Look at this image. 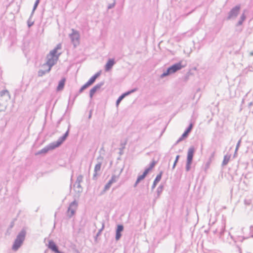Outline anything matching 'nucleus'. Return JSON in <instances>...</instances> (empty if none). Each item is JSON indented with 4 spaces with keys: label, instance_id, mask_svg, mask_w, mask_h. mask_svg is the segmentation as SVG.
Listing matches in <instances>:
<instances>
[{
    "label": "nucleus",
    "instance_id": "nucleus-1",
    "mask_svg": "<svg viewBox=\"0 0 253 253\" xmlns=\"http://www.w3.org/2000/svg\"><path fill=\"white\" fill-rule=\"evenodd\" d=\"M10 99V93L7 90L0 91V112L5 111Z\"/></svg>",
    "mask_w": 253,
    "mask_h": 253
},
{
    "label": "nucleus",
    "instance_id": "nucleus-2",
    "mask_svg": "<svg viewBox=\"0 0 253 253\" xmlns=\"http://www.w3.org/2000/svg\"><path fill=\"white\" fill-rule=\"evenodd\" d=\"M26 230L23 228L18 233L12 245V249L13 251H17L23 244L25 239Z\"/></svg>",
    "mask_w": 253,
    "mask_h": 253
},
{
    "label": "nucleus",
    "instance_id": "nucleus-3",
    "mask_svg": "<svg viewBox=\"0 0 253 253\" xmlns=\"http://www.w3.org/2000/svg\"><path fill=\"white\" fill-rule=\"evenodd\" d=\"M185 66V65H183L182 64V61L176 63L168 67L167 70L166 71H164L163 73L161 74L160 77L161 78H163L166 76H169L181 70L182 68L184 67Z\"/></svg>",
    "mask_w": 253,
    "mask_h": 253
},
{
    "label": "nucleus",
    "instance_id": "nucleus-4",
    "mask_svg": "<svg viewBox=\"0 0 253 253\" xmlns=\"http://www.w3.org/2000/svg\"><path fill=\"white\" fill-rule=\"evenodd\" d=\"M70 127L71 125L69 124L68 129L63 135L60 137L57 141L51 143L54 149L59 147L66 140L69 135Z\"/></svg>",
    "mask_w": 253,
    "mask_h": 253
},
{
    "label": "nucleus",
    "instance_id": "nucleus-5",
    "mask_svg": "<svg viewBox=\"0 0 253 253\" xmlns=\"http://www.w3.org/2000/svg\"><path fill=\"white\" fill-rule=\"evenodd\" d=\"M240 8L241 7L239 5H236L235 7L232 8L229 12L226 20H229L231 19L236 18L239 13Z\"/></svg>",
    "mask_w": 253,
    "mask_h": 253
},
{
    "label": "nucleus",
    "instance_id": "nucleus-6",
    "mask_svg": "<svg viewBox=\"0 0 253 253\" xmlns=\"http://www.w3.org/2000/svg\"><path fill=\"white\" fill-rule=\"evenodd\" d=\"M46 59L47 61L45 64H43L42 67H44L46 66H48V71H50L51 67L56 63L58 59H56L55 57L52 56H49V55H46Z\"/></svg>",
    "mask_w": 253,
    "mask_h": 253
},
{
    "label": "nucleus",
    "instance_id": "nucleus-7",
    "mask_svg": "<svg viewBox=\"0 0 253 253\" xmlns=\"http://www.w3.org/2000/svg\"><path fill=\"white\" fill-rule=\"evenodd\" d=\"M78 207V203L76 200L71 202L68 209V216L69 218L72 217L75 213V211Z\"/></svg>",
    "mask_w": 253,
    "mask_h": 253
},
{
    "label": "nucleus",
    "instance_id": "nucleus-8",
    "mask_svg": "<svg viewBox=\"0 0 253 253\" xmlns=\"http://www.w3.org/2000/svg\"><path fill=\"white\" fill-rule=\"evenodd\" d=\"M105 84L104 81H102L94 86L89 91V97L91 99L95 93L99 90Z\"/></svg>",
    "mask_w": 253,
    "mask_h": 253
},
{
    "label": "nucleus",
    "instance_id": "nucleus-9",
    "mask_svg": "<svg viewBox=\"0 0 253 253\" xmlns=\"http://www.w3.org/2000/svg\"><path fill=\"white\" fill-rule=\"evenodd\" d=\"M136 90V88H133L132 89H131L130 90H128L126 92H125L124 93H123V94H122L117 99V101H116V106L118 107L120 103H121V102L122 101V100L125 97H126V96L130 94L131 93L135 92V91Z\"/></svg>",
    "mask_w": 253,
    "mask_h": 253
},
{
    "label": "nucleus",
    "instance_id": "nucleus-10",
    "mask_svg": "<svg viewBox=\"0 0 253 253\" xmlns=\"http://www.w3.org/2000/svg\"><path fill=\"white\" fill-rule=\"evenodd\" d=\"M118 178V176H116V175H113L111 177V178L109 180L108 183L105 185L104 189L103 191L101 192V193H104L105 191L108 190L110 187L111 186L112 184L116 182L117 179Z\"/></svg>",
    "mask_w": 253,
    "mask_h": 253
},
{
    "label": "nucleus",
    "instance_id": "nucleus-11",
    "mask_svg": "<svg viewBox=\"0 0 253 253\" xmlns=\"http://www.w3.org/2000/svg\"><path fill=\"white\" fill-rule=\"evenodd\" d=\"M48 248L54 253H60L61 251L58 250V247L53 240H49Z\"/></svg>",
    "mask_w": 253,
    "mask_h": 253
},
{
    "label": "nucleus",
    "instance_id": "nucleus-12",
    "mask_svg": "<svg viewBox=\"0 0 253 253\" xmlns=\"http://www.w3.org/2000/svg\"><path fill=\"white\" fill-rule=\"evenodd\" d=\"M53 149H54V148H53V146H52V145L50 143L48 145L46 146L45 147L43 148L41 150H39V151H38L36 153V155H41V154H46L49 150H53Z\"/></svg>",
    "mask_w": 253,
    "mask_h": 253
},
{
    "label": "nucleus",
    "instance_id": "nucleus-13",
    "mask_svg": "<svg viewBox=\"0 0 253 253\" xmlns=\"http://www.w3.org/2000/svg\"><path fill=\"white\" fill-rule=\"evenodd\" d=\"M124 226L122 224H118L117 226V228L116 230V236L115 239L117 241H118L120 239L122 234L121 232L124 230Z\"/></svg>",
    "mask_w": 253,
    "mask_h": 253
},
{
    "label": "nucleus",
    "instance_id": "nucleus-14",
    "mask_svg": "<svg viewBox=\"0 0 253 253\" xmlns=\"http://www.w3.org/2000/svg\"><path fill=\"white\" fill-rule=\"evenodd\" d=\"M115 64L114 59H109L105 66V70L106 71H110L113 67V65Z\"/></svg>",
    "mask_w": 253,
    "mask_h": 253
},
{
    "label": "nucleus",
    "instance_id": "nucleus-15",
    "mask_svg": "<svg viewBox=\"0 0 253 253\" xmlns=\"http://www.w3.org/2000/svg\"><path fill=\"white\" fill-rule=\"evenodd\" d=\"M195 151V149L194 146H192L189 147L188 150L187 160L193 161Z\"/></svg>",
    "mask_w": 253,
    "mask_h": 253
},
{
    "label": "nucleus",
    "instance_id": "nucleus-16",
    "mask_svg": "<svg viewBox=\"0 0 253 253\" xmlns=\"http://www.w3.org/2000/svg\"><path fill=\"white\" fill-rule=\"evenodd\" d=\"M163 173V171L161 170L160 171L159 173L156 176L152 186V190H153L156 187L158 183L161 180Z\"/></svg>",
    "mask_w": 253,
    "mask_h": 253
},
{
    "label": "nucleus",
    "instance_id": "nucleus-17",
    "mask_svg": "<svg viewBox=\"0 0 253 253\" xmlns=\"http://www.w3.org/2000/svg\"><path fill=\"white\" fill-rule=\"evenodd\" d=\"M97 160L98 161V163L95 166L94 171L97 172L98 171L100 170L101 166L102 165V161L103 160V157L100 155L97 158Z\"/></svg>",
    "mask_w": 253,
    "mask_h": 253
},
{
    "label": "nucleus",
    "instance_id": "nucleus-18",
    "mask_svg": "<svg viewBox=\"0 0 253 253\" xmlns=\"http://www.w3.org/2000/svg\"><path fill=\"white\" fill-rule=\"evenodd\" d=\"M66 79L65 78H62L58 83V86H57L56 90L57 91H60L62 90L64 87L65 84Z\"/></svg>",
    "mask_w": 253,
    "mask_h": 253
},
{
    "label": "nucleus",
    "instance_id": "nucleus-19",
    "mask_svg": "<svg viewBox=\"0 0 253 253\" xmlns=\"http://www.w3.org/2000/svg\"><path fill=\"white\" fill-rule=\"evenodd\" d=\"M70 38L72 41L74 42V44L76 46V43L79 42V36L77 33H73L70 35Z\"/></svg>",
    "mask_w": 253,
    "mask_h": 253
},
{
    "label": "nucleus",
    "instance_id": "nucleus-20",
    "mask_svg": "<svg viewBox=\"0 0 253 253\" xmlns=\"http://www.w3.org/2000/svg\"><path fill=\"white\" fill-rule=\"evenodd\" d=\"M61 54V53H58L57 51H56V49H53L51 50L49 54L47 55H49V56H52L54 57H55L56 59H58L60 55Z\"/></svg>",
    "mask_w": 253,
    "mask_h": 253
},
{
    "label": "nucleus",
    "instance_id": "nucleus-21",
    "mask_svg": "<svg viewBox=\"0 0 253 253\" xmlns=\"http://www.w3.org/2000/svg\"><path fill=\"white\" fill-rule=\"evenodd\" d=\"M193 127V125L192 123L190 124L188 127L185 130L184 132L183 133V136H185L187 138L189 135V134L191 131Z\"/></svg>",
    "mask_w": 253,
    "mask_h": 253
},
{
    "label": "nucleus",
    "instance_id": "nucleus-22",
    "mask_svg": "<svg viewBox=\"0 0 253 253\" xmlns=\"http://www.w3.org/2000/svg\"><path fill=\"white\" fill-rule=\"evenodd\" d=\"M231 157V155L226 154L224 156L223 160L222 163V166L227 165L229 162Z\"/></svg>",
    "mask_w": 253,
    "mask_h": 253
},
{
    "label": "nucleus",
    "instance_id": "nucleus-23",
    "mask_svg": "<svg viewBox=\"0 0 253 253\" xmlns=\"http://www.w3.org/2000/svg\"><path fill=\"white\" fill-rule=\"evenodd\" d=\"M164 185L163 184H160L158 187L157 188V196L155 197L156 199H157V198H159L161 194L162 193L163 189H164Z\"/></svg>",
    "mask_w": 253,
    "mask_h": 253
},
{
    "label": "nucleus",
    "instance_id": "nucleus-24",
    "mask_svg": "<svg viewBox=\"0 0 253 253\" xmlns=\"http://www.w3.org/2000/svg\"><path fill=\"white\" fill-rule=\"evenodd\" d=\"M126 143H127V140H126L124 142L121 141V142L120 143L121 147L119 148V150H120L119 154L120 155H122L123 154V153H124L123 150L125 148V146L126 144Z\"/></svg>",
    "mask_w": 253,
    "mask_h": 253
},
{
    "label": "nucleus",
    "instance_id": "nucleus-25",
    "mask_svg": "<svg viewBox=\"0 0 253 253\" xmlns=\"http://www.w3.org/2000/svg\"><path fill=\"white\" fill-rule=\"evenodd\" d=\"M246 16L245 13H242V14L241 15V16L240 17V19L237 23L236 26H239L240 25H241L243 24V22H244V21L246 19Z\"/></svg>",
    "mask_w": 253,
    "mask_h": 253
},
{
    "label": "nucleus",
    "instance_id": "nucleus-26",
    "mask_svg": "<svg viewBox=\"0 0 253 253\" xmlns=\"http://www.w3.org/2000/svg\"><path fill=\"white\" fill-rule=\"evenodd\" d=\"M76 185L77 186L76 187L75 192L78 193H82L83 192V188L81 186V183H75L74 185V186L75 187Z\"/></svg>",
    "mask_w": 253,
    "mask_h": 253
},
{
    "label": "nucleus",
    "instance_id": "nucleus-27",
    "mask_svg": "<svg viewBox=\"0 0 253 253\" xmlns=\"http://www.w3.org/2000/svg\"><path fill=\"white\" fill-rule=\"evenodd\" d=\"M40 0H36V1L35 2L32 11L31 13V17H33V14L35 12V11L37 9V7L40 3Z\"/></svg>",
    "mask_w": 253,
    "mask_h": 253
},
{
    "label": "nucleus",
    "instance_id": "nucleus-28",
    "mask_svg": "<svg viewBox=\"0 0 253 253\" xmlns=\"http://www.w3.org/2000/svg\"><path fill=\"white\" fill-rule=\"evenodd\" d=\"M193 161L186 160V165L185 167V170L186 171H189L191 169V166Z\"/></svg>",
    "mask_w": 253,
    "mask_h": 253
},
{
    "label": "nucleus",
    "instance_id": "nucleus-29",
    "mask_svg": "<svg viewBox=\"0 0 253 253\" xmlns=\"http://www.w3.org/2000/svg\"><path fill=\"white\" fill-rule=\"evenodd\" d=\"M48 71V68L47 69L43 70H39L38 73V75L39 77H42L46 73L49 72Z\"/></svg>",
    "mask_w": 253,
    "mask_h": 253
},
{
    "label": "nucleus",
    "instance_id": "nucleus-30",
    "mask_svg": "<svg viewBox=\"0 0 253 253\" xmlns=\"http://www.w3.org/2000/svg\"><path fill=\"white\" fill-rule=\"evenodd\" d=\"M89 86V85L86 83L84 84L79 89V93H81L83 92L84 90L86 89Z\"/></svg>",
    "mask_w": 253,
    "mask_h": 253
},
{
    "label": "nucleus",
    "instance_id": "nucleus-31",
    "mask_svg": "<svg viewBox=\"0 0 253 253\" xmlns=\"http://www.w3.org/2000/svg\"><path fill=\"white\" fill-rule=\"evenodd\" d=\"M32 17H31L30 15L29 18L27 21V25L29 28L32 27L34 24V21L31 20Z\"/></svg>",
    "mask_w": 253,
    "mask_h": 253
},
{
    "label": "nucleus",
    "instance_id": "nucleus-32",
    "mask_svg": "<svg viewBox=\"0 0 253 253\" xmlns=\"http://www.w3.org/2000/svg\"><path fill=\"white\" fill-rule=\"evenodd\" d=\"M104 223L102 222L101 228L99 230V231H98L97 233L96 234V235L95 237V240H96L97 237L99 236L101 234V233L102 231V230L104 229Z\"/></svg>",
    "mask_w": 253,
    "mask_h": 253
},
{
    "label": "nucleus",
    "instance_id": "nucleus-33",
    "mask_svg": "<svg viewBox=\"0 0 253 253\" xmlns=\"http://www.w3.org/2000/svg\"><path fill=\"white\" fill-rule=\"evenodd\" d=\"M157 163V161L153 160L152 162L149 164V166L148 168L151 170L155 167Z\"/></svg>",
    "mask_w": 253,
    "mask_h": 253
},
{
    "label": "nucleus",
    "instance_id": "nucleus-34",
    "mask_svg": "<svg viewBox=\"0 0 253 253\" xmlns=\"http://www.w3.org/2000/svg\"><path fill=\"white\" fill-rule=\"evenodd\" d=\"M83 176L82 175H79L77 178L76 181L75 182L77 183H81L83 181Z\"/></svg>",
    "mask_w": 253,
    "mask_h": 253
},
{
    "label": "nucleus",
    "instance_id": "nucleus-35",
    "mask_svg": "<svg viewBox=\"0 0 253 253\" xmlns=\"http://www.w3.org/2000/svg\"><path fill=\"white\" fill-rule=\"evenodd\" d=\"M186 138V137L185 136H183V134H182L181 136L178 138V139L176 141L174 145H176L178 143H179Z\"/></svg>",
    "mask_w": 253,
    "mask_h": 253
},
{
    "label": "nucleus",
    "instance_id": "nucleus-36",
    "mask_svg": "<svg viewBox=\"0 0 253 253\" xmlns=\"http://www.w3.org/2000/svg\"><path fill=\"white\" fill-rule=\"evenodd\" d=\"M179 157H180L179 155H177L176 156L175 160V161L174 162V163H173V165L172 166V169H173L175 168V166H176V164H177V162L178 161Z\"/></svg>",
    "mask_w": 253,
    "mask_h": 253
},
{
    "label": "nucleus",
    "instance_id": "nucleus-37",
    "mask_svg": "<svg viewBox=\"0 0 253 253\" xmlns=\"http://www.w3.org/2000/svg\"><path fill=\"white\" fill-rule=\"evenodd\" d=\"M95 80L91 77L89 80L86 82V83L90 86L92 85L94 82Z\"/></svg>",
    "mask_w": 253,
    "mask_h": 253
},
{
    "label": "nucleus",
    "instance_id": "nucleus-38",
    "mask_svg": "<svg viewBox=\"0 0 253 253\" xmlns=\"http://www.w3.org/2000/svg\"><path fill=\"white\" fill-rule=\"evenodd\" d=\"M145 177L146 176L142 174L141 175H138L136 180H137L138 182H140L141 180L144 179Z\"/></svg>",
    "mask_w": 253,
    "mask_h": 253
},
{
    "label": "nucleus",
    "instance_id": "nucleus-39",
    "mask_svg": "<svg viewBox=\"0 0 253 253\" xmlns=\"http://www.w3.org/2000/svg\"><path fill=\"white\" fill-rule=\"evenodd\" d=\"M113 1H114L113 3L109 4L108 5V9H112L115 6V5L116 4V0H113Z\"/></svg>",
    "mask_w": 253,
    "mask_h": 253
},
{
    "label": "nucleus",
    "instance_id": "nucleus-40",
    "mask_svg": "<svg viewBox=\"0 0 253 253\" xmlns=\"http://www.w3.org/2000/svg\"><path fill=\"white\" fill-rule=\"evenodd\" d=\"M224 231H225V226H222L221 228L220 233H219V237L220 238H221V236L223 234Z\"/></svg>",
    "mask_w": 253,
    "mask_h": 253
},
{
    "label": "nucleus",
    "instance_id": "nucleus-41",
    "mask_svg": "<svg viewBox=\"0 0 253 253\" xmlns=\"http://www.w3.org/2000/svg\"><path fill=\"white\" fill-rule=\"evenodd\" d=\"M62 48V44L61 43H59L56 45V46L54 47V49H56V51H58V50L61 49Z\"/></svg>",
    "mask_w": 253,
    "mask_h": 253
},
{
    "label": "nucleus",
    "instance_id": "nucleus-42",
    "mask_svg": "<svg viewBox=\"0 0 253 253\" xmlns=\"http://www.w3.org/2000/svg\"><path fill=\"white\" fill-rule=\"evenodd\" d=\"M151 170L148 169V168H146L144 170L143 173H142L144 175H145V176H147V175L148 174V173L149 172V171H150Z\"/></svg>",
    "mask_w": 253,
    "mask_h": 253
},
{
    "label": "nucleus",
    "instance_id": "nucleus-43",
    "mask_svg": "<svg viewBox=\"0 0 253 253\" xmlns=\"http://www.w3.org/2000/svg\"><path fill=\"white\" fill-rule=\"evenodd\" d=\"M251 201L250 200L245 199L244 200V204L246 205L249 206L251 204Z\"/></svg>",
    "mask_w": 253,
    "mask_h": 253
},
{
    "label": "nucleus",
    "instance_id": "nucleus-44",
    "mask_svg": "<svg viewBox=\"0 0 253 253\" xmlns=\"http://www.w3.org/2000/svg\"><path fill=\"white\" fill-rule=\"evenodd\" d=\"M241 142V139H240L238 141V143H237V145H236V151H238V149H239V147H240V145Z\"/></svg>",
    "mask_w": 253,
    "mask_h": 253
},
{
    "label": "nucleus",
    "instance_id": "nucleus-45",
    "mask_svg": "<svg viewBox=\"0 0 253 253\" xmlns=\"http://www.w3.org/2000/svg\"><path fill=\"white\" fill-rule=\"evenodd\" d=\"M101 73V71H100L97 72L96 73H95L94 75V76L96 77V78H97L98 77H99L100 76Z\"/></svg>",
    "mask_w": 253,
    "mask_h": 253
},
{
    "label": "nucleus",
    "instance_id": "nucleus-46",
    "mask_svg": "<svg viewBox=\"0 0 253 253\" xmlns=\"http://www.w3.org/2000/svg\"><path fill=\"white\" fill-rule=\"evenodd\" d=\"M80 94V93H79V92H78V93H77L75 95V96H74V98H73V99L72 102V105L74 104V101H75V99H76V97H77V96H78Z\"/></svg>",
    "mask_w": 253,
    "mask_h": 253
},
{
    "label": "nucleus",
    "instance_id": "nucleus-47",
    "mask_svg": "<svg viewBox=\"0 0 253 253\" xmlns=\"http://www.w3.org/2000/svg\"><path fill=\"white\" fill-rule=\"evenodd\" d=\"M250 174H251L250 173H246V174H245V175H244V177H245V179H248V178H250V177H251V176H250ZM242 176H244V174H243V175H242Z\"/></svg>",
    "mask_w": 253,
    "mask_h": 253
},
{
    "label": "nucleus",
    "instance_id": "nucleus-48",
    "mask_svg": "<svg viewBox=\"0 0 253 253\" xmlns=\"http://www.w3.org/2000/svg\"><path fill=\"white\" fill-rule=\"evenodd\" d=\"M97 172H94V173H93L92 179L93 180H96L97 179Z\"/></svg>",
    "mask_w": 253,
    "mask_h": 253
},
{
    "label": "nucleus",
    "instance_id": "nucleus-49",
    "mask_svg": "<svg viewBox=\"0 0 253 253\" xmlns=\"http://www.w3.org/2000/svg\"><path fill=\"white\" fill-rule=\"evenodd\" d=\"M14 225V221H12V222L10 223V225H9V228H12L13 227Z\"/></svg>",
    "mask_w": 253,
    "mask_h": 253
},
{
    "label": "nucleus",
    "instance_id": "nucleus-50",
    "mask_svg": "<svg viewBox=\"0 0 253 253\" xmlns=\"http://www.w3.org/2000/svg\"><path fill=\"white\" fill-rule=\"evenodd\" d=\"M91 115H92V110H90L89 114L88 115V119H90L91 118Z\"/></svg>",
    "mask_w": 253,
    "mask_h": 253
},
{
    "label": "nucleus",
    "instance_id": "nucleus-51",
    "mask_svg": "<svg viewBox=\"0 0 253 253\" xmlns=\"http://www.w3.org/2000/svg\"><path fill=\"white\" fill-rule=\"evenodd\" d=\"M139 182H138V181H137V180H136V181H135V183H134V186H134V187H136L137 186V184H138Z\"/></svg>",
    "mask_w": 253,
    "mask_h": 253
},
{
    "label": "nucleus",
    "instance_id": "nucleus-52",
    "mask_svg": "<svg viewBox=\"0 0 253 253\" xmlns=\"http://www.w3.org/2000/svg\"><path fill=\"white\" fill-rule=\"evenodd\" d=\"M244 239L245 238L243 237H239V240H240L241 242H242Z\"/></svg>",
    "mask_w": 253,
    "mask_h": 253
},
{
    "label": "nucleus",
    "instance_id": "nucleus-53",
    "mask_svg": "<svg viewBox=\"0 0 253 253\" xmlns=\"http://www.w3.org/2000/svg\"><path fill=\"white\" fill-rule=\"evenodd\" d=\"M243 183L244 184H245V185L246 186H248V183H247V182L246 181L244 180V181H243Z\"/></svg>",
    "mask_w": 253,
    "mask_h": 253
},
{
    "label": "nucleus",
    "instance_id": "nucleus-54",
    "mask_svg": "<svg viewBox=\"0 0 253 253\" xmlns=\"http://www.w3.org/2000/svg\"><path fill=\"white\" fill-rule=\"evenodd\" d=\"M237 151H236V150H235V153H234V156H233V157H234V158H235V157H236V155H237Z\"/></svg>",
    "mask_w": 253,
    "mask_h": 253
},
{
    "label": "nucleus",
    "instance_id": "nucleus-55",
    "mask_svg": "<svg viewBox=\"0 0 253 253\" xmlns=\"http://www.w3.org/2000/svg\"><path fill=\"white\" fill-rule=\"evenodd\" d=\"M62 120V118H61L58 122V124H59L61 122V121Z\"/></svg>",
    "mask_w": 253,
    "mask_h": 253
},
{
    "label": "nucleus",
    "instance_id": "nucleus-56",
    "mask_svg": "<svg viewBox=\"0 0 253 253\" xmlns=\"http://www.w3.org/2000/svg\"><path fill=\"white\" fill-rule=\"evenodd\" d=\"M250 56H253V51H252L250 53Z\"/></svg>",
    "mask_w": 253,
    "mask_h": 253
},
{
    "label": "nucleus",
    "instance_id": "nucleus-57",
    "mask_svg": "<svg viewBox=\"0 0 253 253\" xmlns=\"http://www.w3.org/2000/svg\"><path fill=\"white\" fill-rule=\"evenodd\" d=\"M92 77L95 80H96L97 78H96V77L93 75V76H92Z\"/></svg>",
    "mask_w": 253,
    "mask_h": 253
},
{
    "label": "nucleus",
    "instance_id": "nucleus-58",
    "mask_svg": "<svg viewBox=\"0 0 253 253\" xmlns=\"http://www.w3.org/2000/svg\"><path fill=\"white\" fill-rule=\"evenodd\" d=\"M76 253H80L79 252V251L76 250Z\"/></svg>",
    "mask_w": 253,
    "mask_h": 253
},
{
    "label": "nucleus",
    "instance_id": "nucleus-59",
    "mask_svg": "<svg viewBox=\"0 0 253 253\" xmlns=\"http://www.w3.org/2000/svg\"><path fill=\"white\" fill-rule=\"evenodd\" d=\"M70 99H69V104L70 103Z\"/></svg>",
    "mask_w": 253,
    "mask_h": 253
},
{
    "label": "nucleus",
    "instance_id": "nucleus-60",
    "mask_svg": "<svg viewBox=\"0 0 253 253\" xmlns=\"http://www.w3.org/2000/svg\"><path fill=\"white\" fill-rule=\"evenodd\" d=\"M214 155V153H213L212 155H211V156H213Z\"/></svg>",
    "mask_w": 253,
    "mask_h": 253
},
{
    "label": "nucleus",
    "instance_id": "nucleus-61",
    "mask_svg": "<svg viewBox=\"0 0 253 253\" xmlns=\"http://www.w3.org/2000/svg\"><path fill=\"white\" fill-rule=\"evenodd\" d=\"M72 185H70V189H71Z\"/></svg>",
    "mask_w": 253,
    "mask_h": 253
},
{
    "label": "nucleus",
    "instance_id": "nucleus-62",
    "mask_svg": "<svg viewBox=\"0 0 253 253\" xmlns=\"http://www.w3.org/2000/svg\"><path fill=\"white\" fill-rule=\"evenodd\" d=\"M251 228H253V226H251Z\"/></svg>",
    "mask_w": 253,
    "mask_h": 253
},
{
    "label": "nucleus",
    "instance_id": "nucleus-63",
    "mask_svg": "<svg viewBox=\"0 0 253 253\" xmlns=\"http://www.w3.org/2000/svg\"><path fill=\"white\" fill-rule=\"evenodd\" d=\"M251 228H253V226H251Z\"/></svg>",
    "mask_w": 253,
    "mask_h": 253
}]
</instances>
